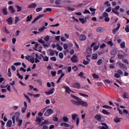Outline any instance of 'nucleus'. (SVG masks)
Masks as SVG:
<instances>
[{
  "mask_svg": "<svg viewBox=\"0 0 129 129\" xmlns=\"http://www.w3.org/2000/svg\"><path fill=\"white\" fill-rule=\"evenodd\" d=\"M33 20V16L32 15H28L27 16V19L26 21L28 22H31Z\"/></svg>",
  "mask_w": 129,
  "mask_h": 129,
  "instance_id": "nucleus-25",
  "label": "nucleus"
},
{
  "mask_svg": "<svg viewBox=\"0 0 129 129\" xmlns=\"http://www.w3.org/2000/svg\"><path fill=\"white\" fill-rule=\"evenodd\" d=\"M71 61L73 62V63H77V62H78L77 56L74 54L71 58Z\"/></svg>",
  "mask_w": 129,
  "mask_h": 129,
  "instance_id": "nucleus-7",
  "label": "nucleus"
},
{
  "mask_svg": "<svg viewBox=\"0 0 129 129\" xmlns=\"http://www.w3.org/2000/svg\"><path fill=\"white\" fill-rule=\"evenodd\" d=\"M5 16H7L8 15V9H7L6 7L3 8V9L1 11Z\"/></svg>",
  "mask_w": 129,
  "mask_h": 129,
  "instance_id": "nucleus-19",
  "label": "nucleus"
},
{
  "mask_svg": "<svg viewBox=\"0 0 129 129\" xmlns=\"http://www.w3.org/2000/svg\"><path fill=\"white\" fill-rule=\"evenodd\" d=\"M50 59L52 60V61H54V62H56V61H57V58H56L55 56L50 57Z\"/></svg>",
  "mask_w": 129,
  "mask_h": 129,
  "instance_id": "nucleus-60",
  "label": "nucleus"
},
{
  "mask_svg": "<svg viewBox=\"0 0 129 129\" xmlns=\"http://www.w3.org/2000/svg\"><path fill=\"white\" fill-rule=\"evenodd\" d=\"M117 73L119 74V75H122V74H123V72H122V71L120 70H118L117 71Z\"/></svg>",
  "mask_w": 129,
  "mask_h": 129,
  "instance_id": "nucleus-51",
  "label": "nucleus"
},
{
  "mask_svg": "<svg viewBox=\"0 0 129 129\" xmlns=\"http://www.w3.org/2000/svg\"><path fill=\"white\" fill-rule=\"evenodd\" d=\"M114 77L116 78H119L120 77V76L118 73H116L114 74Z\"/></svg>",
  "mask_w": 129,
  "mask_h": 129,
  "instance_id": "nucleus-55",
  "label": "nucleus"
},
{
  "mask_svg": "<svg viewBox=\"0 0 129 129\" xmlns=\"http://www.w3.org/2000/svg\"><path fill=\"white\" fill-rule=\"evenodd\" d=\"M56 46H57V50H58V51H62V50H63V47H62V46H60V45L59 44H57L56 45Z\"/></svg>",
  "mask_w": 129,
  "mask_h": 129,
  "instance_id": "nucleus-38",
  "label": "nucleus"
},
{
  "mask_svg": "<svg viewBox=\"0 0 129 129\" xmlns=\"http://www.w3.org/2000/svg\"><path fill=\"white\" fill-rule=\"evenodd\" d=\"M117 64H118V65H119V66H120V68H123V69H127V67L126 66H125V65H124V64L122 63L121 62L118 61L117 62Z\"/></svg>",
  "mask_w": 129,
  "mask_h": 129,
  "instance_id": "nucleus-13",
  "label": "nucleus"
},
{
  "mask_svg": "<svg viewBox=\"0 0 129 129\" xmlns=\"http://www.w3.org/2000/svg\"><path fill=\"white\" fill-rule=\"evenodd\" d=\"M54 113V110H53L52 109H48L44 113V116H49V115H51V114H52V113Z\"/></svg>",
  "mask_w": 129,
  "mask_h": 129,
  "instance_id": "nucleus-4",
  "label": "nucleus"
},
{
  "mask_svg": "<svg viewBox=\"0 0 129 129\" xmlns=\"http://www.w3.org/2000/svg\"><path fill=\"white\" fill-rule=\"evenodd\" d=\"M9 11L12 14H15L16 13V10L14 9V7L12 6H11L9 7Z\"/></svg>",
  "mask_w": 129,
  "mask_h": 129,
  "instance_id": "nucleus-20",
  "label": "nucleus"
},
{
  "mask_svg": "<svg viewBox=\"0 0 129 129\" xmlns=\"http://www.w3.org/2000/svg\"><path fill=\"white\" fill-rule=\"evenodd\" d=\"M104 18H105V22H109L110 21V18L108 17V14L106 12H104L103 13V16H100L99 19L103 20Z\"/></svg>",
  "mask_w": 129,
  "mask_h": 129,
  "instance_id": "nucleus-2",
  "label": "nucleus"
},
{
  "mask_svg": "<svg viewBox=\"0 0 129 129\" xmlns=\"http://www.w3.org/2000/svg\"><path fill=\"white\" fill-rule=\"evenodd\" d=\"M43 17H44V14L39 15L34 19V20L32 21V24H34V23H36V22H37L38 20H39V19H41V18H43Z\"/></svg>",
  "mask_w": 129,
  "mask_h": 129,
  "instance_id": "nucleus-10",
  "label": "nucleus"
},
{
  "mask_svg": "<svg viewBox=\"0 0 129 129\" xmlns=\"http://www.w3.org/2000/svg\"><path fill=\"white\" fill-rule=\"evenodd\" d=\"M12 124H13V121L12 120H9L7 123V126L11 127V126H12Z\"/></svg>",
  "mask_w": 129,
  "mask_h": 129,
  "instance_id": "nucleus-27",
  "label": "nucleus"
},
{
  "mask_svg": "<svg viewBox=\"0 0 129 129\" xmlns=\"http://www.w3.org/2000/svg\"><path fill=\"white\" fill-rule=\"evenodd\" d=\"M79 95L81 96H83V97H88V95H86L85 94H83L82 93H79Z\"/></svg>",
  "mask_w": 129,
  "mask_h": 129,
  "instance_id": "nucleus-42",
  "label": "nucleus"
},
{
  "mask_svg": "<svg viewBox=\"0 0 129 129\" xmlns=\"http://www.w3.org/2000/svg\"><path fill=\"white\" fill-rule=\"evenodd\" d=\"M26 110H27V108L23 107L22 108L21 111L23 113H25Z\"/></svg>",
  "mask_w": 129,
  "mask_h": 129,
  "instance_id": "nucleus-62",
  "label": "nucleus"
},
{
  "mask_svg": "<svg viewBox=\"0 0 129 129\" xmlns=\"http://www.w3.org/2000/svg\"><path fill=\"white\" fill-rule=\"evenodd\" d=\"M102 113L104 114H106V115H108V114H109V113L108 112H107V111H106V110H105V109H103L102 110Z\"/></svg>",
  "mask_w": 129,
  "mask_h": 129,
  "instance_id": "nucleus-49",
  "label": "nucleus"
},
{
  "mask_svg": "<svg viewBox=\"0 0 129 129\" xmlns=\"http://www.w3.org/2000/svg\"><path fill=\"white\" fill-rule=\"evenodd\" d=\"M98 58V54H93L92 55V60H96V59H97Z\"/></svg>",
  "mask_w": 129,
  "mask_h": 129,
  "instance_id": "nucleus-35",
  "label": "nucleus"
},
{
  "mask_svg": "<svg viewBox=\"0 0 129 129\" xmlns=\"http://www.w3.org/2000/svg\"><path fill=\"white\" fill-rule=\"evenodd\" d=\"M83 14H89L90 15V11H89V10H85Z\"/></svg>",
  "mask_w": 129,
  "mask_h": 129,
  "instance_id": "nucleus-64",
  "label": "nucleus"
},
{
  "mask_svg": "<svg viewBox=\"0 0 129 129\" xmlns=\"http://www.w3.org/2000/svg\"><path fill=\"white\" fill-rule=\"evenodd\" d=\"M125 31L126 33H129V25L126 26Z\"/></svg>",
  "mask_w": 129,
  "mask_h": 129,
  "instance_id": "nucleus-56",
  "label": "nucleus"
},
{
  "mask_svg": "<svg viewBox=\"0 0 129 129\" xmlns=\"http://www.w3.org/2000/svg\"><path fill=\"white\" fill-rule=\"evenodd\" d=\"M79 20L82 24H84L86 22V20L84 18H79Z\"/></svg>",
  "mask_w": 129,
  "mask_h": 129,
  "instance_id": "nucleus-45",
  "label": "nucleus"
},
{
  "mask_svg": "<svg viewBox=\"0 0 129 129\" xmlns=\"http://www.w3.org/2000/svg\"><path fill=\"white\" fill-rule=\"evenodd\" d=\"M16 8L17 9V12H21L22 11V7L20 6H19V5L16 6Z\"/></svg>",
  "mask_w": 129,
  "mask_h": 129,
  "instance_id": "nucleus-47",
  "label": "nucleus"
},
{
  "mask_svg": "<svg viewBox=\"0 0 129 129\" xmlns=\"http://www.w3.org/2000/svg\"><path fill=\"white\" fill-rule=\"evenodd\" d=\"M16 121L18 122V125L19 126H21L23 123V120L22 119H20L19 117H16Z\"/></svg>",
  "mask_w": 129,
  "mask_h": 129,
  "instance_id": "nucleus-14",
  "label": "nucleus"
},
{
  "mask_svg": "<svg viewBox=\"0 0 129 129\" xmlns=\"http://www.w3.org/2000/svg\"><path fill=\"white\" fill-rule=\"evenodd\" d=\"M8 76L11 77L12 76V73H11V68L8 69Z\"/></svg>",
  "mask_w": 129,
  "mask_h": 129,
  "instance_id": "nucleus-57",
  "label": "nucleus"
},
{
  "mask_svg": "<svg viewBox=\"0 0 129 129\" xmlns=\"http://www.w3.org/2000/svg\"><path fill=\"white\" fill-rule=\"evenodd\" d=\"M25 59L26 60H28V61H29L30 62L32 63V64H34V63H35V58H34V57L31 55L25 56Z\"/></svg>",
  "mask_w": 129,
  "mask_h": 129,
  "instance_id": "nucleus-5",
  "label": "nucleus"
},
{
  "mask_svg": "<svg viewBox=\"0 0 129 129\" xmlns=\"http://www.w3.org/2000/svg\"><path fill=\"white\" fill-rule=\"evenodd\" d=\"M124 56L123 55L118 54V59H122Z\"/></svg>",
  "mask_w": 129,
  "mask_h": 129,
  "instance_id": "nucleus-59",
  "label": "nucleus"
},
{
  "mask_svg": "<svg viewBox=\"0 0 129 129\" xmlns=\"http://www.w3.org/2000/svg\"><path fill=\"white\" fill-rule=\"evenodd\" d=\"M120 47L122 48H125V42H123L120 44Z\"/></svg>",
  "mask_w": 129,
  "mask_h": 129,
  "instance_id": "nucleus-46",
  "label": "nucleus"
},
{
  "mask_svg": "<svg viewBox=\"0 0 129 129\" xmlns=\"http://www.w3.org/2000/svg\"><path fill=\"white\" fill-rule=\"evenodd\" d=\"M92 77H93V78H95V79H97L99 78V76H98V75L96 74H93Z\"/></svg>",
  "mask_w": 129,
  "mask_h": 129,
  "instance_id": "nucleus-39",
  "label": "nucleus"
},
{
  "mask_svg": "<svg viewBox=\"0 0 129 129\" xmlns=\"http://www.w3.org/2000/svg\"><path fill=\"white\" fill-rule=\"evenodd\" d=\"M80 105L83 106V107H88V103H87L86 102L81 100V99H80V101H79V106Z\"/></svg>",
  "mask_w": 129,
  "mask_h": 129,
  "instance_id": "nucleus-3",
  "label": "nucleus"
},
{
  "mask_svg": "<svg viewBox=\"0 0 129 129\" xmlns=\"http://www.w3.org/2000/svg\"><path fill=\"white\" fill-rule=\"evenodd\" d=\"M42 11H43V8L42 7L36 9V12H37V13H39V12H42Z\"/></svg>",
  "mask_w": 129,
  "mask_h": 129,
  "instance_id": "nucleus-44",
  "label": "nucleus"
},
{
  "mask_svg": "<svg viewBox=\"0 0 129 129\" xmlns=\"http://www.w3.org/2000/svg\"><path fill=\"white\" fill-rule=\"evenodd\" d=\"M49 40H50V37L49 36V35H47L45 37H44V40L46 42H49Z\"/></svg>",
  "mask_w": 129,
  "mask_h": 129,
  "instance_id": "nucleus-48",
  "label": "nucleus"
},
{
  "mask_svg": "<svg viewBox=\"0 0 129 129\" xmlns=\"http://www.w3.org/2000/svg\"><path fill=\"white\" fill-rule=\"evenodd\" d=\"M41 57H42L43 60L45 62H48V61H49V57L47 56H44L43 55L41 54Z\"/></svg>",
  "mask_w": 129,
  "mask_h": 129,
  "instance_id": "nucleus-26",
  "label": "nucleus"
},
{
  "mask_svg": "<svg viewBox=\"0 0 129 129\" xmlns=\"http://www.w3.org/2000/svg\"><path fill=\"white\" fill-rule=\"evenodd\" d=\"M58 56L60 59H63V57H64V54H63V53L60 52L58 54Z\"/></svg>",
  "mask_w": 129,
  "mask_h": 129,
  "instance_id": "nucleus-52",
  "label": "nucleus"
},
{
  "mask_svg": "<svg viewBox=\"0 0 129 129\" xmlns=\"http://www.w3.org/2000/svg\"><path fill=\"white\" fill-rule=\"evenodd\" d=\"M78 76H79L80 77H81V78H83V79H86V77H85V76H84V74L83 73V72H81L79 74H78Z\"/></svg>",
  "mask_w": 129,
  "mask_h": 129,
  "instance_id": "nucleus-24",
  "label": "nucleus"
},
{
  "mask_svg": "<svg viewBox=\"0 0 129 129\" xmlns=\"http://www.w3.org/2000/svg\"><path fill=\"white\" fill-rule=\"evenodd\" d=\"M43 117L38 116L36 117V121H37V124H40L41 123V121H42V119Z\"/></svg>",
  "mask_w": 129,
  "mask_h": 129,
  "instance_id": "nucleus-18",
  "label": "nucleus"
},
{
  "mask_svg": "<svg viewBox=\"0 0 129 129\" xmlns=\"http://www.w3.org/2000/svg\"><path fill=\"white\" fill-rule=\"evenodd\" d=\"M73 70H74L75 71H77V70H78V67H77V66H75L73 67Z\"/></svg>",
  "mask_w": 129,
  "mask_h": 129,
  "instance_id": "nucleus-63",
  "label": "nucleus"
},
{
  "mask_svg": "<svg viewBox=\"0 0 129 129\" xmlns=\"http://www.w3.org/2000/svg\"><path fill=\"white\" fill-rule=\"evenodd\" d=\"M36 58L34 59L35 63H40L41 60H42V56H39L38 54H35Z\"/></svg>",
  "mask_w": 129,
  "mask_h": 129,
  "instance_id": "nucleus-6",
  "label": "nucleus"
},
{
  "mask_svg": "<svg viewBox=\"0 0 129 129\" xmlns=\"http://www.w3.org/2000/svg\"><path fill=\"white\" fill-rule=\"evenodd\" d=\"M105 11L107 13H110L111 12V7L108 8Z\"/></svg>",
  "mask_w": 129,
  "mask_h": 129,
  "instance_id": "nucleus-58",
  "label": "nucleus"
},
{
  "mask_svg": "<svg viewBox=\"0 0 129 129\" xmlns=\"http://www.w3.org/2000/svg\"><path fill=\"white\" fill-rule=\"evenodd\" d=\"M117 27L116 29H114L112 30L113 34H115V33H116V32H117L118 30H119V28H120V24L118 23L117 25Z\"/></svg>",
  "mask_w": 129,
  "mask_h": 129,
  "instance_id": "nucleus-17",
  "label": "nucleus"
},
{
  "mask_svg": "<svg viewBox=\"0 0 129 129\" xmlns=\"http://www.w3.org/2000/svg\"><path fill=\"white\" fill-rule=\"evenodd\" d=\"M54 91H55L54 88H51L50 90H49L48 92H45L46 94H47V95H51V94H53L54 93Z\"/></svg>",
  "mask_w": 129,
  "mask_h": 129,
  "instance_id": "nucleus-15",
  "label": "nucleus"
},
{
  "mask_svg": "<svg viewBox=\"0 0 129 129\" xmlns=\"http://www.w3.org/2000/svg\"><path fill=\"white\" fill-rule=\"evenodd\" d=\"M51 74L52 76H56V74H57V72L56 71H51Z\"/></svg>",
  "mask_w": 129,
  "mask_h": 129,
  "instance_id": "nucleus-53",
  "label": "nucleus"
},
{
  "mask_svg": "<svg viewBox=\"0 0 129 129\" xmlns=\"http://www.w3.org/2000/svg\"><path fill=\"white\" fill-rule=\"evenodd\" d=\"M73 87L74 88H76L77 89H80L81 86L80 84L78 83H75L73 84Z\"/></svg>",
  "mask_w": 129,
  "mask_h": 129,
  "instance_id": "nucleus-12",
  "label": "nucleus"
},
{
  "mask_svg": "<svg viewBox=\"0 0 129 129\" xmlns=\"http://www.w3.org/2000/svg\"><path fill=\"white\" fill-rule=\"evenodd\" d=\"M63 49L64 50H67L68 49V44H67V43H64L63 44Z\"/></svg>",
  "mask_w": 129,
  "mask_h": 129,
  "instance_id": "nucleus-54",
  "label": "nucleus"
},
{
  "mask_svg": "<svg viewBox=\"0 0 129 129\" xmlns=\"http://www.w3.org/2000/svg\"><path fill=\"white\" fill-rule=\"evenodd\" d=\"M66 10H67V11H70L71 12H73L75 11V9L73 8L68 7H66Z\"/></svg>",
  "mask_w": 129,
  "mask_h": 129,
  "instance_id": "nucleus-33",
  "label": "nucleus"
},
{
  "mask_svg": "<svg viewBox=\"0 0 129 129\" xmlns=\"http://www.w3.org/2000/svg\"><path fill=\"white\" fill-rule=\"evenodd\" d=\"M119 8L120 7L119 6H116L114 9H112V12L114 13V14H116V15H119V13H118V12H117V11L119 10Z\"/></svg>",
  "mask_w": 129,
  "mask_h": 129,
  "instance_id": "nucleus-8",
  "label": "nucleus"
},
{
  "mask_svg": "<svg viewBox=\"0 0 129 129\" xmlns=\"http://www.w3.org/2000/svg\"><path fill=\"white\" fill-rule=\"evenodd\" d=\"M77 116H78V115H77L76 114H73L72 115V119H73V120H75V119H76V117H77Z\"/></svg>",
  "mask_w": 129,
  "mask_h": 129,
  "instance_id": "nucleus-41",
  "label": "nucleus"
},
{
  "mask_svg": "<svg viewBox=\"0 0 129 129\" xmlns=\"http://www.w3.org/2000/svg\"><path fill=\"white\" fill-rule=\"evenodd\" d=\"M60 126H64L65 127H69L70 125L67 123L62 122L60 123Z\"/></svg>",
  "mask_w": 129,
  "mask_h": 129,
  "instance_id": "nucleus-23",
  "label": "nucleus"
},
{
  "mask_svg": "<svg viewBox=\"0 0 129 129\" xmlns=\"http://www.w3.org/2000/svg\"><path fill=\"white\" fill-rule=\"evenodd\" d=\"M96 31L98 33H101L104 31V29L103 28H98L96 29Z\"/></svg>",
  "mask_w": 129,
  "mask_h": 129,
  "instance_id": "nucleus-34",
  "label": "nucleus"
},
{
  "mask_svg": "<svg viewBox=\"0 0 129 129\" xmlns=\"http://www.w3.org/2000/svg\"><path fill=\"white\" fill-rule=\"evenodd\" d=\"M7 22L9 25H12L13 24V18L10 17L7 19Z\"/></svg>",
  "mask_w": 129,
  "mask_h": 129,
  "instance_id": "nucleus-28",
  "label": "nucleus"
},
{
  "mask_svg": "<svg viewBox=\"0 0 129 129\" xmlns=\"http://www.w3.org/2000/svg\"><path fill=\"white\" fill-rule=\"evenodd\" d=\"M23 95L25 97V98L27 99L28 102H29V103H31V99H30V97H29V96L27 95L25 93L23 94Z\"/></svg>",
  "mask_w": 129,
  "mask_h": 129,
  "instance_id": "nucleus-30",
  "label": "nucleus"
},
{
  "mask_svg": "<svg viewBox=\"0 0 129 129\" xmlns=\"http://www.w3.org/2000/svg\"><path fill=\"white\" fill-rule=\"evenodd\" d=\"M17 76L18 77V78H20L21 80H22V79H23L24 78L23 76H21V74H20V73H19V72H18Z\"/></svg>",
  "mask_w": 129,
  "mask_h": 129,
  "instance_id": "nucleus-43",
  "label": "nucleus"
},
{
  "mask_svg": "<svg viewBox=\"0 0 129 129\" xmlns=\"http://www.w3.org/2000/svg\"><path fill=\"white\" fill-rule=\"evenodd\" d=\"M56 51L52 49H49L47 51V53L49 54V56H54L55 55V52Z\"/></svg>",
  "mask_w": 129,
  "mask_h": 129,
  "instance_id": "nucleus-9",
  "label": "nucleus"
},
{
  "mask_svg": "<svg viewBox=\"0 0 129 129\" xmlns=\"http://www.w3.org/2000/svg\"><path fill=\"white\" fill-rule=\"evenodd\" d=\"M91 53H92V49L90 48H88L87 49V53L90 54Z\"/></svg>",
  "mask_w": 129,
  "mask_h": 129,
  "instance_id": "nucleus-40",
  "label": "nucleus"
},
{
  "mask_svg": "<svg viewBox=\"0 0 129 129\" xmlns=\"http://www.w3.org/2000/svg\"><path fill=\"white\" fill-rule=\"evenodd\" d=\"M114 121H115V122H116V123H117L118 122H119V121H120V118H118L117 117H116L114 119Z\"/></svg>",
  "mask_w": 129,
  "mask_h": 129,
  "instance_id": "nucleus-37",
  "label": "nucleus"
},
{
  "mask_svg": "<svg viewBox=\"0 0 129 129\" xmlns=\"http://www.w3.org/2000/svg\"><path fill=\"white\" fill-rule=\"evenodd\" d=\"M102 125L103 126H99V128L100 129H108V126H107V124L104 122L102 123Z\"/></svg>",
  "mask_w": 129,
  "mask_h": 129,
  "instance_id": "nucleus-11",
  "label": "nucleus"
},
{
  "mask_svg": "<svg viewBox=\"0 0 129 129\" xmlns=\"http://www.w3.org/2000/svg\"><path fill=\"white\" fill-rule=\"evenodd\" d=\"M95 118L98 120V121H100L101 120V116L100 115L97 114L95 116Z\"/></svg>",
  "mask_w": 129,
  "mask_h": 129,
  "instance_id": "nucleus-31",
  "label": "nucleus"
},
{
  "mask_svg": "<svg viewBox=\"0 0 129 129\" xmlns=\"http://www.w3.org/2000/svg\"><path fill=\"white\" fill-rule=\"evenodd\" d=\"M102 63H103V59L101 58L99 59L97 61V64H98V65L99 66L101 65Z\"/></svg>",
  "mask_w": 129,
  "mask_h": 129,
  "instance_id": "nucleus-32",
  "label": "nucleus"
},
{
  "mask_svg": "<svg viewBox=\"0 0 129 129\" xmlns=\"http://www.w3.org/2000/svg\"><path fill=\"white\" fill-rule=\"evenodd\" d=\"M64 88L66 89V92L67 93L70 94V92H72V91H71V90H70V88H69V87H68V86H64Z\"/></svg>",
  "mask_w": 129,
  "mask_h": 129,
  "instance_id": "nucleus-22",
  "label": "nucleus"
},
{
  "mask_svg": "<svg viewBox=\"0 0 129 129\" xmlns=\"http://www.w3.org/2000/svg\"><path fill=\"white\" fill-rule=\"evenodd\" d=\"M48 123H50V121H49L48 120H45L41 125H42V124H47Z\"/></svg>",
  "mask_w": 129,
  "mask_h": 129,
  "instance_id": "nucleus-50",
  "label": "nucleus"
},
{
  "mask_svg": "<svg viewBox=\"0 0 129 129\" xmlns=\"http://www.w3.org/2000/svg\"><path fill=\"white\" fill-rule=\"evenodd\" d=\"M62 119L64 122H68L69 121V118L67 116H63Z\"/></svg>",
  "mask_w": 129,
  "mask_h": 129,
  "instance_id": "nucleus-36",
  "label": "nucleus"
},
{
  "mask_svg": "<svg viewBox=\"0 0 129 129\" xmlns=\"http://www.w3.org/2000/svg\"><path fill=\"white\" fill-rule=\"evenodd\" d=\"M37 4L36 3H32L28 6V9H36Z\"/></svg>",
  "mask_w": 129,
  "mask_h": 129,
  "instance_id": "nucleus-16",
  "label": "nucleus"
},
{
  "mask_svg": "<svg viewBox=\"0 0 129 129\" xmlns=\"http://www.w3.org/2000/svg\"><path fill=\"white\" fill-rule=\"evenodd\" d=\"M40 95H41L40 94H33V96L34 98L40 97Z\"/></svg>",
  "mask_w": 129,
  "mask_h": 129,
  "instance_id": "nucleus-61",
  "label": "nucleus"
},
{
  "mask_svg": "<svg viewBox=\"0 0 129 129\" xmlns=\"http://www.w3.org/2000/svg\"><path fill=\"white\" fill-rule=\"evenodd\" d=\"M71 96L73 98H74V99H75L76 100H77V101H75L74 100H72L71 102H72V103H73V104H75V105L79 106V101H80V98H79L78 97H77L75 95H72Z\"/></svg>",
  "mask_w": 129,
  "mask_h": 129,
  "instance_id": "nucleus-1",
  "label": "nucleus"
},
{
  "mask_svg": "<svg viewBox=\"0 0 129 129\" xmlns=\"http://www.w3.org/2000/svg\"><path fill=\"white\" fill-rule=\"evenodd\" d=\"M64 75H65V74L62 73L61 76L59 78L58 80L56 82V83H59V82H60V81H61V79H62V78H63V77H64Z\"/></svg>",
  "mask_w": 129,
  "mask_h": 129,
  "instance_id": "nucleus-29",
  "label": "nucleus"
},
{
  "mask_svg": "<svg viewBox=\"0 0 129 129\" xmlns=\"http://www.w3.org/2000/svg\"><path fill=\"white\" fill-rule=\"evenodd\" d=\"M80 41H85L86 40V36L85 35H81L80 36Z\"/></svg>",
  "mask_w": 129,
  "mask_h": 129,
  "instance_id": "nucleus-21",
  "label": "nucleus"
}]
</instances>
